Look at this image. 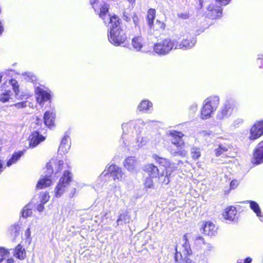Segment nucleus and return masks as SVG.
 Listing matches in <instances>:
<instances>
[{
    "instance_id": "f257e3e1",
    "label": "nucleus",
    "mask_w": 263,
    "mask_h": 263,
    "mask_svg": "<svg viewBox=\"0 0 263 263\" xmlns=\"http://www.w3.org/2000/svg\"><path fill=\"white\" fill-rule=\"evenodd\" d=\"M109 23L110 26L108 40L111 44L115 46H119L125 41L126 33L121 28L120 20L117 16L110 17Z\"/></svg>"
},
{
    "instance_id": "f03ea898",
    "label": "nucleus",
    "mask_w": 263,
    "mask_h": 263,
    "mask_svg": "<svg viewBox=\"0 0 263 263\" xmlns=\"http://www.w3.org/2000/svg\"><path fill=\"white\" fill-rule=\"evenodd\" d=\"M42 122L41 120L37 118L36 121L31 124L30 127L33 129V131L29 137L30 147H35L45 139V137L42 135V131L40 130V125Z\"/></svg>"
},
{
    "instance_id": "7ed1b4c3",
    "label": "nucleus",
    "mask_w": 263,
    "mask_h": 263,
    "mask_svg": "<svg viewBox=\"0 0 263 263\" xmlns=\"http://www.w3.org/2000/svg\"><path fill=\"white\" fill-rule=\"evenodd\" d=\"M220 102L217 96H212L206 98L203 102L201 109V115H212L216 111Z\"/></svg>"
},
{
    "instance_id": "20e7f679",
    "label": "nucleus",
    "mask_w": 263,
    "mask_h": 263,
    "mask_svg": "<svg viewBox=\"0 0 263 263\" xmlns=\"http://www.w3.org/2000/svg\"><path fill=\"white\" fill-rule=\"evenodd\" d=\"M183 243L182 244V248L184 257H183L181 252L178 251V249L176 248L175 256L176 263H194L193 261L190 259L187 256L192 253V250L186 234L184 235L183 236Z\"/></svg>"
},
{
    "instance_id": "39448f33",
    "label": "nucleus",
    "mask_w": 263,
    "mask_h": 263,
    "mask_svg": "<svg viewBox=\"0 0 263 263\" xmlns=\"http://www.w3.org/2000/svg\"><path fill=\"white\" fill-rule=\"evenodd\" d=\"M71 180V173L69 171H64L54 190V196L55 197L59 198L64 194Z\"/></svg>"
},
{
    "instance_id": "423d86ee",
    "label": "nucleus",
    "mask_w": 263,
    "mask_h": 263,
    "mask_svg": "<svg viewBox=\"0 0 263 263\" xmlns=\"http://www.w3.org/2000/svg\"><path fill=\"white\" fill-rule=\"evenodd\" d=\"M176 42L170 39H164L156 43L154 46V51L160 55L168 53L174 47L175 48Z\"/></svg>"
},
{
    "instance_id": "0eeeda50",
    "label": "nucleus",
    "mask_w": 263,
    "mask_h": 263,
    "mask_svg": "<svg viewBox=\"0 0 263 263\" xmlns=\"http://www.w3.org/2000/svg\"><path fill=\"white\" fill-rule=\"evenodd\" d=\"M105 172H106L105 175L110 173L114 180L123 181L125 180V173L122 171L121 168L116 165L112 164L106 166Z\"/></svg>"
},
{
    "instance_id": "6e6552de",
    "label": "nucleus",
    "mask_w": 263,
    "mask_h": 263,
    "mask_svg": "<svg viewBox=\"0 0 263 263\" xmlns=\"http://www.w3.org/2000/svg\"><path fill=\"white\" fill-rule=\"evenodd\" d=\"M71 147L70 133L68 131L64 133L58 149L59 155H63L67 153Z\"/></svg>"
},
{
    "instance_id": "1a4fd4ad",
    "label": "nucleus",
    "mask_w": 263,
    "mask_h": 263,
    "mask_svg": "<svg viewBox=\"0 0 263 263\" xmlns=\"http://www.w3.org/2000/svg\"><path fill=\"white\" fill-rule=\"evenodd\" d=\"M263 135V121L256 122L250 129L249 139L255 140Z\"/></svg>"
},
{
    "instance_id": "9d476101",
    "label": "nucleus",
    "mask_w": 263,
    "mask_h": 263,
    "mask_svg": "<svg viewBox=\"0 0 263 263\" xmlns=\"http://www.w3.org/2000/svg\"><path fill=\"white\" fill-rule=\"evenodd\" d=\"M168 135L171 137V145H178L179 146L185 145L184 142L182 139L184 135L182 133L176 130H172L169 132Z\"/></svg>"
},
{
    "instance_id": "9b49d317",
    "label": "nucleus",
    "mask_w": 263,
    "mask_h": 263,
    "mask_svg": "<svg viewBox=\"0 0 263 263\" xmlns=\"http://www.w3.org/2000/svg\"><path fill=\"white\" fill-rule=\"evenodd\" d=\"M123 165L129 172L134 173L137 171L139 162L135 157L130 156L124 160Z\"/></svg>"
},
{
    "instance_id": "f8f14e48",
    "label": "nucleus",
    "mask_w": 263,
    "mask_h": 263,
    "mask_svg": "<svg viewBox=\"0 0 263 263\" xmlns=\"http://www.w3.org/2000/svg\"><path fill=\"white\" fill-rule=\"evenodd\" d=\"M253 162L256 164L263 162V140L257 145L254 149Z\"/></svg>"
},
{
    "instance_id": "ddd939ff",
    "label": "nucleus",
    "mask_w": 263,
    "mask_h": 263,
    "mask_svg": "<svg viewBox=\"0 0 263 263\" xmlns=\"http://www.w3.org/2000/svg\"><path fill=\"white\" fill-rule=\"evenodd\" d=\"M35 92L36 100L41 105L49 99V94L42 87H37L36 88Z\"/></svg>"
},
{
    "instance_id": "4468645a",
    "label": "nucleus",
    "mask_w": 263,
    "mask_h": 263,
    "mask_svg": "<svg viewBox=\"0 0 263 263\" xmlns=\"http://www.w3.org/2000/svg\"><path fill=\"white\" fill-rule=\"evenodd\" d=\"M208 10L207 15L211 19H216L221 16L222 9L220 7L210 5L208 7Z\"/></svg>"
},
{
    "instance_id": "2eb2a0df",
    "label": "nucleus",
    "mask_w": 263,
    "mask_h": 263,
    "mask_svg": "<svg viewBox=\"0 0 263 263\" xmlns=\"http://www.w3.org/2000/svg\"><path fill=\"white\" fill-rule=\"evenodd\" d=\"M153 158L157 163L164 166L165 168V170L167 169L173 171L175 168L174 164H172L170 161L166 158L160 157L155 154L153 155Z\"/></svg>"
},
{
    "instance_id": "dca6fc26",
    "label": "nucleus",
    "mask_w": 263,
    "mask_h": 263,
    "mask_svg": "<svg viewBox=\"0 0 263 263\" xmlns=\"http://www.w3.org/2000/svg\"><path fill=\"white\" fill-rule=\"evenodd\" d=\"M169 151L173 156H180L183 157L187 155V151L184 149V146L170 145Z\"/></svg>"
},
{
    "instance_id": "f3484780",
    "label": "nucleus",
    "mask_w": 263,
    "mask_h": 263,
    "mask_svg": "<svg viewBox=\"0 0 263 263\" xmlns=\"http://www.w3.org/2000/svg\"><path fill=\"white\" fill-rule=\"evenodd\" d=\"M137 109L143 113H151L153 109V103L148 100H143L141 101L137 107Z\"/></svg>"
},
{
    "instance_id": "a211bd4d",
    "label": "nucleus",
    "mask_w": 263,
    "mask_h": 263,
    "mask_svg": "<svg viewBox=\"0 0 263 263\" xmlns=\"http://www.w3.org/2000/svg\"><path fill=\"white\" fill-rule=\"evenodd\" d=\"M196 43V39L192 37L190 40H185L181 43H176L175 49H190L193 47Z\"/></svg>"
},
{
    "instance_id": "6ab92c4d",
    "label": "nucleus",
    "mask_w": 263,
    "mask_h": 263,
    "mask_svg": "<svg viewBox=\"0 0 263 263\" xmlns=\"http://www.w3.org/2000/svg\"><path fill=\"white\" fill-rule=\"evenodd\" d=\"M236 214L237 210L235 207L231 206L225 209L223 216L227 220L234 221L235 219Z\"/></svg>"
},
{
    "instance_id": "aec40b11",
    "label": "nucleus",
    "mask_w": 263,
    "mask_h": 263,
    "mask_svg": "<svg viewBox=\"0 0 263 263\" xmlns=\"http://www.w3.org/2000/svg\"><path fill=\"white\" fill-rule=\"evenodd\" d=\"M245 203H249L250 209L256 214L260 221H263V216L261 215V210L259 204L254 201L246 200L243 202Z\"/></svg>"
},
{
    "instance_id": "412c9836",
    "label": "nucleus",
    "mask_w": 263,
    "mask_h": 263,
    "mask_svg": "<svg viewBox=\"0 0 263 263\" xmlns=\"http://www.w3.org/2000/svg\"><path fill=\"white\" fill-rule=\"evenodd\" d=\"M48 186H49V175L47 173L45 175L41 176L36 184V188L41 190Z\"/></svg>"
},
{
    "instance_id": "4be33fe9",
    "label": "nucleus",
    "mask_w": 263,
    "mask_h": 263,
    "mask_svg": "<svg viewBox=\"0 0 263 263\" xmlns=\"http://www.w3.org/2000/svg\"><path fill=\"white\" fill-rule=\"evenodd\" d=\"M144 170L152 178H156L160 175L158 167L153 164H148L144 167Z\"/></svg>"
},
{
    "instance_id": "5701e85b",
    "label": "nucleus",
    "mask_w": 263,
    "mask_h": 263,
    "mask_svg": "<svg viewBox=\"0 0 263 263\" xmlns=\"http://www.w3.org/2000/svg\"><path fill=\"white\" fill-rule=\"evenodd\" d=\"M24 154V151H23L14 152L10 158L7 160L6 162V166L7 167H10L13 164L16 163Z\"/></svg>"
},
{
    "instance_id": "b1692460",
    "label": "nucleus",
    "mask_w": 263,
    "mask_h": 263,
    "mask_svg": "<svg viewBox=\"0 0 263 263\" xmlns=\"http://www.w3.org/2000/svg\"><path fill=\"white\" fill-rule=\"evenodd\" d=\"M24 154V151H23L14 152L10 158L7 160L6 162V166L7 167H10L13 164L16 163Z\"/></svg>"
},
{
    "instance_id": "393cba45",
    "label": "nucleus",
    "mask_w": 263,
    "mask_h": 263,
    "mask_svg": "<svg viewBox=\"0 0 263 263\" xmlns=\"http://www.w3.org/2000/svg\"><path fill=\"white\" fill-rule=\"evenodd\" d=\"M123 18L128 22L132 20L136 27L138 25L139 18L136 13L135 12L129 13L128 12L124 11L123 13Z\"/></svg>"
},
{
    "instance_id": "a878e982",
    "label": "nucleus",
    "mask_w": 263,
    "mask_h": 263,
    "mask_svg": "<svg viewBox=\"0 0 263 263\" xmlns=\"http://www.w3.org/2000/svg\"><path fill=\"white\" fill-rule=\"evenodd\" d=\"M203 232L205 234L212 236L217 233V228L213 223L208 221L206 222L203 227Z\"/></svg>"
},
{
    "instance_id": "bb28decb",
    "label": "nucleus",
    "mask_w": 263,
    "mask_h": 263,
    "mask_svg": "<svg viewBox=\"0 0 263 263\" xmlns=\"http://www.w3.org/2000/svg\"><path fill=\"white\" fill-rule=\"evenodd\" d=\"M40 203L37 205L36 209L39 212L43 211L44 205L46 203L49 199V195L48 192H42L40 194Z\"/></svg>"
},
{
    "instance_id": "cd10ccee",
    "label": "nucleus",
    "mask_w": 263,
    "mask_h": 263,
    "mask_svg": "<svg viewBox=\"0 0 263 263\" xmlns=\"http://www.w3.org/2000/svg\"><path fill=\"white\" fill-rule=\"evenodd\" d=\"M144 42L141 36H137L132 39V45L135 50L139 51L143 47Z\"/></svg>"
},
{
    "instance_id": "c85d7f7f",
    "label": "nucleus",
    "mask_w": 263,
    "mask_h": 263,
    "mask_svg": "<svg viewBox=\"0 0 263 263\" xmlns=\"http://www.w3.org/2000/svg\"><path fill=\"white\" fill-rule=\"evenodd\" d=\"M172 170H165V172H162L161 174H160L158 177L159 181L162 184L164 185H167L170 182V176L171 174V172Z\"/></svg>"
},
{
    "instance_id": "c756f323",
    "label": "nucleus",
    "mask_w": 263,
    "mask_h": 263,
    "mask_svg": "<svg viewBox=\"0 0 263 263\" xmlns=\"http://www.w3.org/2000/svg\"><path fill=\"white\" fill-rule=\"evenodd\" d=\"M234 108L229 102H226L221 107V115H231L233 113Z\"/></svg>"
},
{
    "instance_id": "7c9ffc66",
    "label": "nucleus",
    "mask_w": 263,
    "mask_h": 263,
    "mask_svg": "<svg viewBox=\"0 0 263 263\" xmlns=\"http://www.w3.org/2000/svg\"><path fill=\"white\" fill-rule=\"evenodd\" d=\"M64 162L62 160H55L52 166L50 165V168L52 173L57 174L60 172L63 168Z\"/></svg>"
},
{
    "instance_id": "2f4dec72",
    "label": "nucleus",
    "mask_w": 263,
    "mask_h": 263,
    "mask_svg": "<svg viewBox=\"0 0 263 263\" xmlns=\"http://www.w3.org/2000/svg\"><path fill=\"white\" fill-rule=\"evenodd\" d=\"M156 16L155 9L151 8L147 11L146 20L147 24L150 28H152L154 25V21Z\"/></svg>"
},
{
    "instance_id": "473e14b6",
    "label": "nucleus",
    "mask_w": 263,
    "mask_h": 263,
    "mask_svg": "<svg viewBox=\"0 0 263 263\" xmlns=\"http://www.w3.org/2000/svg\"><path fill=\"white\" fill-rule=\"evenodd\" d=\"M14 255L20 259H23L26 256L25 250L21 245H18L14 251Z\"/></svg>"
},
{
    "instance_id": "72a5a7b5",
    "label": "nucleus",
    "mask_w": 263,
    "mask_h": 263,
    "mask_svg": "<svg viewBox=\"0 0 263 263\" xmlns=\"http://www.w3.org/2000/svg\"><path fill=\"white\" fill-rule=\"evenodd\" d=\"M32 204L31 203H28L25 205L21 212L22 216L23 218H26L31 216L32 214Z\"/></svg>"
},
{
    "instance_id": "f704fd0d",
    "label": "nucleus",
    "mask_w": 263,
    "mask_h": 263,
    "mask_svg": "<svg viewBox=\"0 0 263 263\" xmlns=\"http://www.w3.org/2000/svg\"><path fill=\"white\" fill-rule=\"evenodd\" d=\"M9 83L12 86L13 91L15 92V95L16 97H18V99H20L19 96V89H18V84L17 81L14 79H11L9 81Z\"/></svg>"
},
{
    "instance_id": "c9c22d12",
    "label": "nucleus",
    "mask_w": 263,
    "mask_h": 263,
    "mask_svg": "<svg viewBox=\"0 0 263 263\" xmlns=\"http://www.w3.org/2000/svg\"><path fill=\"white\" fill-rule=\"evenodd\" d=\"M19 231L20 229L18 224L16 223L11 226L9 229L10 234L13 238H15L19 234Z\"/></svg>"
},
{
    "instance_id": "e433bc0d",
    "label": "nucleus",
    "mask_w": 263,
    "mask_h": 263,
    "mask_svg": "<svg viewBox=\"0 0 263 263\" xmlns=\"http://www.w3.org/2000/svg\"><path fill=\"white\" fill-rule=\"evenodd\" d=\"M194 241L195 245L198 248H200L201 245L202 244L204 245L205 243L204 238L199 235H196L194 237Z\"/></svg>"
},
{
    "instance_id": "4c0bfd02",
    "label": "nucleus",
    "mask_w": 263,
    "mask_h": 263,
    "mask_svg": "<svg viewBox=\"0 0 263 263\" xmlns=\"http://www.w3.org/2000/svg\"><path fill=\"white\" fill-rule=\"evenodd\" d=\"M10 91H7L0 96V101L3 103L10 101L12 99Z\"/></svg>"
},
{
    "instance_id": "58836bf2",
    "label": "nucleus",
    "mask_w": 263,
    "mask_h": 263,
    "mask_svg": "<svg viewBox=\"0 0 263 263\" xmlns=\"http://www.w3.org/2000/svg\"><path fill=\"white\" fill-rule=\"evenodd\" d=\"M122 221H123L125 223L129 222V218L125 214H121L120 215L118 219L117 220V226L122 224V223L121 222Z\"/></svg>"
},
{
    "instance_id": "ea45409f",
    "label": "nucleus",
    "mask_w": 263,
    "mask_h": 263,
    "mask_svg": "<svg viewBox=\"0 0 263 263\" xmlns=\"http://www.w3.org/2000/svg\"><path fill=\"white\" fill-rule=\"evenodd\" d=\"M228 149L227 146L222 144L219 145L218 147L215 150L216 156H219L223 153L227 152Z\"/></svg>"
},
{
    "instance_id": "a19ab883",
    "label": "nucleus",
    "mask_w": 263,
    "mask_h": 263,
    "mask_svg": "<svg viewBox=\"0 0 263 263\" xmlns=\"http://www.w3.org/2000/svg\"><path fill=\"white\" fill-rule=\"evenodd\" d=\"M9 252L3 247H0V263L9 256Z\"/></svg>"
},
{
    "instance_id": "79ce46f5",
    "label": "nucleus",
    "mask_w": 263,
    "mask_h": 263,
    "mask_svg": "<svg viewBox=\"0 0 263 263\" xmlns=\"http://www.w3.org/2000/svg\"><path fill=\"white\" fill-rule=\"evenodd\" d=\"M107 12H108V8L106 6H102L100 8V12L99 13V16L101 18H102L103 20H105L106 17H108L109 20V17L110 16H109L107 15Z\"/></svg>"
},
{
    "instance_id": "37998d69",
    "label": "nucleus",
    "mask_w": 263,
    "mask_h": 263,
    "mask_svg": "<svg viewBox=\"0 0 263 263\" xmlns=\"http://www.w3.org/2000/svg\"><path fill=\"white\" fill-rule=\"evenodd\" d=\"M191 154L193 159H198L200 157V152L199 149L197 147L192 148Z\"/></svg>"
},
{
    "instance_id": "c03bdc74",
    "label": "nucleus",
    "mask_w": 263,
    "mask_h": 263,
    "mask_svg": "<svg viewBox=\"0 0 263 263\" xmlns=\"http://www.w3.org/2000/svg\"><path fill=\"white\" fill-rule=\"evenodd\" d=\"M25 77V79L28 81L33 82L36 79L35 76L30 72H26L23 74Z\"/></svg>"
},
{
    "instance_id": "a18cd8bd",
    "label": "nucleus",
    "mask_w": 263,
    "mask_h": 263,
    "mask_svg": "<svg viewBox=\"0 0 263 263\" xmlns=\"http://www.w3.org/2000/svg\"><path fill=\"white\" fill-rule=\"evenodd\" d=\"M122 129L123 130V133L122 135V139L123 140V143L126 145V133H125V130L127 129V128L128 127V124H123L122 125Z\"/></svg>"
},
{
    "instance_id": "49530a36",
    "label": "nucleus",
    "mask_w": 263,
    "mask_h": 263,
    "mask_svg": "<svg viewBox=\"0 0 263 263\" xmlns=\"http://www.w3.org/2000/svg\"><path fill=\"white\" fill-rule=\"evenodd\" d=\"M152 177H147L144 182V185L146 187L152 188L153 186V181Z\"/></svg>"
},
{
    "instance_id": "de8ad7c7",
    "label": "nucleus",
    "mask_w": 263,
    "mask_h": 263,
    "mask_svg": "<svg viewBox=\"0 0 263 263\" xmlns=\"http://www.w3.org/2000/svg\"><path fill=\"white\" fill-rule=\"evenodd\" d=\"M257 64L260 68H263V55L261 54L258 55V58L256 60Z\"/></svg>"
},
{
    "instance_id": "09e8293b",
    "label": "nucleus",
    "mask_w": 263,
    "mask_h": 263,
    "mask_svg": "<svg viewBox=\"0 0 263 263\" xmlns=\"http://www.w3.org/2000/svg\"><path fill=\"white\" fill-rule=\"evenodd\" d=\"M198 105L196 103H194L189 107V110L190 114H194L196 112L197 110Z\"/></svg>"
},
{
    "instance_id": "8fccbe9b",
    "label": "nucleus",
    "mask_w": 263,
    "mask_h": 263,
    "mask_svg": "<svg viewBox=\"0 0 263 263\" xmlns=\"http://www.w3.org/2000/svg\"><path fill=\"white\" fill-rule=\"evenodd\" d=\"M177 15L178 17L183 20H186L190 17L189 13L187 12L178 13Z\"/></svg>"
},
{
    "instance_id": "3c124183",
    "label": "nucleus",
    "mask_w": 263,
    "mask_h": 263,
    "mask_svg": "<svg viewBox=\"0 0 263 263\" xmlns=\"http://www.w3.org/2000/svg\"><path fill=\"white\" fill-rule=\"evenodd\" d=\"M205 248L204 249V253H206L208 252H210L213 250L214 247L213 246L209 243H205Z\"/></svg>"
},
{
    "instance_id": "603ef678",
    "label": "nucleus",
    "mask_w": 263,
    "mask_h": 263,
    "mask_svg": "<svg viewBox=\"0 0 263 263\" xmlns=\"http://www.w3.org/2000/svg\"><path fill=\"white\" fill-rule=\"evenodd\" d=\"M156 25L157 26L158 28H160L162 30H164L165 27V25L164 23L160 22L159 20H157L156 22Z\"/></svg>"
},
{
    "instance_id": "864d4df0",
    "label": "nucleus",
    "mask_w": 263,
    "mask_h": 263,
    "mask_svg": "<svg viewBox=\"0 0 263 263\" xmlns=\"http://www.w3.org/2000/svg\"><path fill=\"white\" fill-rule=\"evenodd\" d=\"M26 103V102L17 103L14 104V106L17 108H24L27 106Z\"/></svg>"
},
{
    "instance_id": "5fc2aeb1",
    "label": "nucleus",
    "mask_w": 263,
    "mask_h": 263,
    "mask_svg": "<svg viewBox=\"0 0 263 263\" xmlns=\"http://www.w3.org/2000/svg\"><path fill=\"white\" fill-rule=\"evenodd\" d=\"M143 139V138L142 137H141V138L140 137H138L137 142L138 143L140 142L138 144V146H142L143 145L145 144L146 142L145 140L144 141Z\"/></svg>"
},
{
    "instance_id": "6e6d98bb",
    "label": "nucleus",
    "mask_w": 263,
    "mask_h": 263,
    "mask_svg": "<svg viewBox=\"0 0 263 263\" xmlns=\"http://www.w3.org/2000/svg\"><path fill=\"white\" fill-rule=\"evenodd\" d=\"M252 261V259L250 257H247L244 260L240 259L238 260V263H251Z\"/></svg>"
},
{
    "instance_id": "4d7b16f0",
    "label": "nucleus",
    "mask_w": 263,
    "mask_h": 263,
    "mask_svg": "<svg viewBox=\"0 0 263 263\" xmlns=\"http://www.w3.org/2000/svg\"><path fill=\"white\" fill-rule=\"evenodd\" d=\"M215 1L221 5H227L230 3L231 0H215Z\"/></svg>"
},
{
    "instance_id": "13d9d810",
    "label": "nucleus",
    "mask_w": 263,
    "mask_h": 263,
    "mask_svg": "<svg viewBox=\"0 0 263 263\" xmlns=\"http://www.w3.org/2000/svg\"><path fill=\"white\" fill-rule=\"evenodd\" d=\"M25 236L27 239L30 238L31 236L30 228H28L25 232Z\"/></svg>"
},
{
    "instance_id": "bf43d9fd",
    "label": "nucleus",
    "mask_w": 263,
    "mask_h": 263,
    "mask_svg": "<svg viewBox=\"0 0 263 263\" xmlns=\"http://www.w3.org/2000/svg\"><path fill=\"white\" fill-rule=\"evenodd\" d=\"M237 185V181L236 180H232L230 183V187L231 189H235Z\"/></svg>"
},
{
    "instance_id": "052dcab7",
    "label": "nucleus",
    "mask_w": 263,
    "mask_h": 263,
    "mask_svg": "<svg viewBox=\"0 0 263 263\" xmlns=\"http://www.w3.org/2000/svg\"><path fill=\"white\" fill-rule=\"evenodd\" d=\"M49 118V116H43L44 123L45 125H47V126H49V124H48Z\"/></svg>"
},
{
    "instance_id": "680f3d73",
    "label": "nucleus",
    "mask_w": 263,
    "mask_h": 263,
    "mask_svg": "<svg viewBox=\"0 0 263 263\" xmlns=\"http://www.w3.org/2000/svg\"><path fill=\"white\" fill-rule=\"evenodd\" d=\"M97 0H89L90 4L92 6V7L94 8L95 12H98V11L94 8L93 5L96 4Z\"/></svg>"
},
{
    "instance_id": "e2e57ef3",
    "label": "nucleus",
    "mask_w": 263,
    "mask_h": 263,
    "mask_svg": "<svg viewBox=\"0 0 263 263\" xmlns=\"http://www.w3.org/2000/svg\"><path fill=\"white\" fill-rule=\"evenodd\" d=\"M3 171V165L2 162L0 160V174Z\"/></svg>"
},
{
    "instance_id": "0e129e2a",
    "label": "nucleus",
    "mask_w": 263,
    "mask_h": 263,
    "mask_svg": "<svg viewBox=\"0 0 263 263\" xmlns=\"http://www.w3.org/2000/svg\"><path fill=\"white\" fill-rule=\"evenodd\" d=\"M7 262L8 263H13L14 262V260H13V259L12 258H9L7 259Z\"/></svg>"
},
{
    "instance_id": "69168bd1",
    "label": "nucleus",
    "mask_w": 263,
    "mask_h": 263,
    "mask_svg": "<svg viewBox=\"0 0 263 263\" xmlns=\"http://www.w3.org/2000/svg\"><path fill=\"white\" fill-rule=\"evenodd\" d=\"M3 31H4V28H3V26L2 25L1 22H0V34H1L2 33Z\"/></svg>"
},
{
    "instance_id": "338daca9",
    "label": "nucleus",
    "mask_w": 263,
    "mask_h": 263,
    "mask_svg": "<svg viewBox=\"0 0 263 263\" xmlns=\"http://www.w3.org/2000/svg\"><path fill=\"white\" fill-rule=\"evenodd\" d=\"M73 193H72L71 194H70V196L71 197H73V196L74 194V193H75V192H76V189H73Z\"/></svg>"
},
{
    "instance_id": "774afa93",
    "label": "nucleus",
    "mask_w": 263,
    "mask_h": 263,
    "mask_svg": "<svg viewBox=\"0 0 263 263\" xmlns=\"http://www.w3.org/2000/svg\"><path fill=\"white\" fill-rule=\"evenodd\" d=\"M50 129L51 128V127L52 126H54V123L52 122V121L50 120Z\"/></svg>"
}]
</instances>
